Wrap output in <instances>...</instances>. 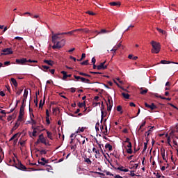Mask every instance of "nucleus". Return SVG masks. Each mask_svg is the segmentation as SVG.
Returning <instances> with one entry per match:
<instances>
[{
	"instance_id": "nucleus-8",
	"label": "nucleus",
	"mask_w": 178,
	"mask_h": 178,
	"mask_svg": "<svg viewBox=\"0 0 178 178\" xmlns=\"http://www.w3.org/2000/svg\"><path fill=\"white\" fill-rule=\"evenodd\" d=\"M40 161H40V160H38V165H41L42 166H45L46 163H49V160H46V159L44 157H42L40 159Z\"/></svg>"
},
{
	"instance_id": "nucleus-19",
	"label": "nucleus",
	"mask_w": 178,
	"mask_h": 178,
	"mask_svg": "<svg viewBox=\"0 0 178 178\" xmlns=\"http://www.w3.org/2000/svg\"><path fill=\"white\" fill-rule=\"evenodd\" d=\"M61 34H63V35H67V34H69L70 35H74V30H72L69 32H63V33H61Z\"/></svg>"
},
{
	"instance_id": "nucleus-55",
	"label": "nucleus",
	"mask_w": 178,
	"mask_h": 178,
	"mask_svg": "<svg viewBox=\"0 0 178 178\" xmlns=\"http://www.w3.org/2000/svg\"><path fill=\"white\" fill-rule=\"evenodd\" d=\"M152 95H154V97H156V98H161V97L158 93H152Z\"/></svg>"
},
{
	"instance_id": "nucleus-60",
	"label": "nucleus",
	"mask_w": 178,
	"mask_h": 178,
	"mask_svg": "<svg viewBox=\"0 0 178 178\" xmlns=\"http://www.w3.org/2000/svg\"><path fill=\"white\" fill-rule=\"evenodd\" d=\"M161 63H162L163 65H166V63H168V60H162L161 61Z\"/></svg>"
},
{
	"instance_id": "nucleus-52",
	"label": "nucleus",
	"mask_w": 178,
	"mask_h": 178,
	"mask_svg": "<svg viewBox=\"0 0 178 178\" xmlns=\"http://www.w3.org/2000/svg\"><path fill=\"white\" fill-rule=\"evenodd\" d=\"M160 98L161 99H166L167 101H170L172 99V98H169V97H163L162 96H160Z\"/></svg>"
},
{
	"instance_id": "nucleus-1",
	"label": "nucleus",
	"mask_w": 178,
	"mask_h": 178,
	"mask_svg": "<svg viewBox=\"0 0 178 178\" xmlns=\"http://www.w3.org/2000/svg\"><path fill=\"white\" fill-rule=\"evenodd\" d=\"M150 44L152 47V54H159V52L161 51V44L159 42H156V41H154V40H152Z\"/></svg>"
},
{
	"instance_id": "nucleus-44",
	"label": "nucleus",
	"mask_w": 178,
	"mask_h": 178,
	"mask_svg": "<svg viewBox=\"0 0 178 178\" xmlns=\"http://www.w3.org/2000/svg\"><path fill=\"white\" fill-rule=\"evenodd\" d=\"M82 33H86V34H88V33H90V30L87 29H82Z\"/></svg>"
},
{
	"instance_id": "nucleus-15",
	"label": "nucleus",
	"mask_w": 178,
	"mask_h": 178,
	"mask_svg": "<svg viewBox=\"0 0 178 178\" xmlns=\"http://www.w3.org/2000/svg\"><path fill=\"white\" fill-rule=\"evenodd\" d=\"M44 63H47L49 66H54V61L52 60H44Z\"/></svg>"
},
{
	"instance_id": "nucleus-47",
	"label": "nucleus",
	"mask_w": 178,
	"mask_h": 178,
	"mask_svg": "<svg viewBox=\"0 0 178 178\" xmlns=\"http://www.w3.org/2000/svg\"><path fill=\"white\" fill-rule=\"evenodd\" d=\"M74 79L76 80V81H79V80L81 79V76L74 75Z\"/></svg>"
},
{
	"instance_id": "nucleus-22",
	"label": "nucleus",
	"mask_w": 178,
	"mask_h": 178,
	"mask_svg": "<svg viewBox=\"0 0 178 178\" xmlns=\"http://www.w3.org/2000/svg\"><path fill=\"white\" fill-rule=\"evenodd\" d=\"M106 149H108V151H112V145L109 143H106L105 145Z\"/></svg>"
},
{
	"instance_id": "nucleus-50",
	"label": "nucleus",
	"mask_w": 178,
	"mask_h": 178,
	"mask_svg": "<svg viewBox=\"0 0 178 178\" xmlns=\"http://www.w3.org/2000/svg\"><path fill=\"white\" fill-rule=\"evenodd\" d=\"M111 97H108V103H106V104H108V105H112V103L111 102Z\"/></svg>"
},
{
	"instance_id": "nucleus-51",
	"label": "nucleus",
	"mask_w": 178,
	"mask_h": 178,
	"mask_svg": "<svg viewBox=\"0 0 178 178\" xmlns=\"http://www.w3.org/2000/svg\"><path fill=\"white\" fill-rule=\"evenodd\" d=\"M47 124H51V121L49 120V117H46Z\"/></svg>"
},
{
	"instance_id": "nucleus-37",
	"label": "nucleus",
	"mask_w": 178,
	"mask_h": 178,
	"mask_svg": "<svg viewBox=\"0 0 178 178\" xmlns=\"http://www.w3.org/2000/svg\"><path fill=\"white\" fill-rule=\"evenodd\" d=\"M85 162H86V163H88V165H91V163H92V161H91V160L88 158L85 159Z\"/></svg>"
},
{
	"instance_id": "nucleus-9",
	"label": "nucleus",
	"mask_w": 178,
	"mask_h": 178,
	"mask_svg": "<svg viewBox=\"0 0 178 178\" xmlns=\"http://www.w3.org/2000/svg\"><path fill=\"white\" fill-rule=\"evenodd\" d=\"M15 62L16 63H17V65H24V63H26L27 59L26 58L16 59Z\"/></svg>"
},
{
	"instance_id": "nucleus-43",
	"label": "nucleus",
	"mask_w": 178,
	"mask_h": 178,
	"mask_svg": "<svg viewBox=\"0 0 178 178\" xmlns=\"http://www.w3.org/2000/svg\"><path fill=\"white\" fill-rule=\"evenodd\" d=\"M157 31H159V33H161V34H165V31H163V29H161L159 28L156 29Z\"/></svg>"
},
{
	"instance_id": "nucleus-39",
	"label": "nucleus",
	"mask_w": 178,
	"mask_h": 178,
	"mask_svg": "<svg viewBox=\"0 0 178 178\" xmlns=\"http://www.w3.org/2000/svg\"><path fill=\"white\" fill-rule=\"evenodd\" d=\"M105 33H111V31H106V29H102L99 34Z\"/></svg>"
},
{
	"instance_id": "nucleus-58",
	"label": "nucleus",
	"mask_w": 178,
	"mask_h": 178,
	"mask_svg": "<svg viewBox=\"0 0 178 178\" xmlns=\"http://www.w3.org/2000/svg\"><path fill=\"white\" fill-rule=\"evenodd\" d=\"M127 148H132L133 145H131V142H129L128 145H127Z\"/></svg>"
},
{
	"instance_id": "nucleus-20",
	"label": "nucleus",
	"mask_w": 178,
	"mask_h": 178,
	"mask_svg": "<svg viewBox=\"0 0 178 178\" xmlns=\"http://www.w3.org/2000/svg\"><path fill=\"white\" fill-rule=\"evenodd\" d=\"M36 152H40V155H47L45 149L40 150L39 149H36Z\"/></svg>"
},
{
	"instance_id": "nucleus-56",
	"label": "nucleus",
	"mask_w": 178,
	"mask_h": 178,
	"mask_svg": "<svg viewBox=\"0 0 178 178\" xmlns=\"http://www.w3.org/2000/svg\"><path fill=\"white\" fill-rule=\"evenodd\" d=\"M56 111H59V108H53V113H56Z\"/></svg>"
},
{
	"instance_id": "nucleus-25",
	"label": "nucleus",
	"mask_w": 178,
	"mask_h": 178,
	"mask_svg": "<svg viewBox=\"0 0 178 178\" xmlns=\"http://www.w3.org/2000/svg\"><path fill=\"white\" fill-rule=\"evenodd\" d=\"M44 104H45V96H44L43 103H42V100H40L39 104V108H42V106H44Z\"/></svg>"
},
{
	"instance_id": "nucleus-29",
	"label": "nucleus",
	"mask_w": 178,
	"mask_h": 178,
	"mask_svg": "<svg viewBox=\"0 0 178 178\" xmlns=\"http://www.w3.org/2000/svg\"><path fill=\"white\" fill-rule=\"evenodd\" d=\"M122 95L124 97V98H125V99H129V98H130V95L127 93L122 92Z\"/></svg>"
},
{
	"instance_id": "nucleus-26",
	"label": "nucleus",
	"mask_w": 178,
	"mask_h": 178,
	"mask_svg": "<svg viewBox=\"0 0 178 178\" xmlns=\"http://www.w3.org/2000/svg\"><path fill=\"white\" fill-rule=\"evenodd\" d=\"M40 69H42L43 72H48L49 67L47 65H42V67Z\"/></svg>"
},
{
	"instance_id": "nucleus-17",
	"label": "nucleus",
	"mask_w": 178,
	"mask_h": 178,
	"mask_svg": "<svg viewBox=\"0 0 178 178\" xmlns=\"http://www.w3.org/2000/svg\"><path fill=\"white\" fill-rule=\"evenodd\" d=\"M107 111L108 112H111L112 111V106H113V101L111 100V104H107Z\"/></svg>"
},
{
	"instance_id": "nucleus-59",
	"label": "nucleus",
	"mask_w": 178,
	"mask_h": 178,
	"mask_svg": "<svg viewBox=\"0 0 178 178\" xmlns=\"http://www.w3.org/2000/svg\"><path fill=\"white\" fill-rule=\"evenodd\" d=\"M78 31H83V29H78L74 30V33H78Z\"/></svg>"
},
{
	"instance_id": "nucleus-38",
	"label": "nucleus",
	"mask_w": 178,
	"mask_h": 178,
	"mask_svg": "<svg viewBox=\"0 0 178 178\" xmlns=\"http://www.w3.org/2000/svg\"><path fill=\"white\" fill-rule=\"evenodd\" d=\"M122 106H117V111H118V112H120V113L122 114V113H123V111H122Z\"/></svg>"
},
{
	"instance_id": "nucleus-40",
	"label": "nucleus",
	"mask_w": 178,
	"mask_h": 178,
	"mask_svg": "<svg viewBox=\"0 0 178 178\" xmlns=\"http://www.w3.org/2000/svg\"><path fill=\"white\" fill-rule=\"evenodd\" d=\"M31 124L33 125V124H37V121H35L34 120V118H33V117L31 116Z\"/></svg>"
},
{
	"instance_id": "nucleus-13",
	"label": "nucleus",
	"mask_w": 178,
	"mask_h": 178,
	"mask_svg": "<svg viewBox=\"0 0 178 178\" xmlns=\"http://www.w3.org/2000/svg\"><path fill=\"white\" fill-rule=\"evenodd\" d=\"M10 81H11L12 84H13V86L15 87V91H16L17 90V86H18L17 81H16V79L15 78H11Z\"/></svg>"
},
{
	"instance_id": "nucleus-33",
	"label": "nucleus",
	"mask_w": 178,
	"mask_h": 178,
	"mask_svg": "<svg viewBox=\"0 0 178 178\" xmlns=\"http://www.w3.org/2000/svg\"><path fill=\"white\" fill-rule=\"evenodd\" d=\"M79 74L80 76H84L85 77H91V75L83 72H79Z\"/></svg>"
},
{
	"instance_id": "nucleus-41",
	"label": "nucleus",
	"mask_w": 178,
	"mask_h": 178,
	"mask_svg": "<svg viewBox=\"0 0 178 178\" xmlns=\"http://www.w3.org/2000/svg\"><path fill=\"white\" fill-rule=\"evenodd\" d=\"M33 129H35V130H36L37 131H42V130H41V127L40 126H37V127H33Z\"/></svg>"
},
{
	"instance_id": "nucleus-10",
	"label": "nucleus",
	"mask_w": 178,
	"mask_h": 178,
	"mask_svg": "<svg viewBox=\"0 0 178 178\" xmlns=\"http://www.w3.org/2000/svg\"><path fill=\"white\" fill-rule=\"evenodd\" d=\"M39 140H40V143H42V144H44L45 145H47V140L44 137V134H41L39 136Z\"/></svg>"
},
{
	"instance_id": "nucleus-23",
	"label": "nucleus",
	"mask_w": 178,
	"mask_h": 178,
	"mask_svg": "<svg viewBox=\"0 0 178 178\" xmlns=\"http://www.w3.org/2000/svg\"><path fill=\"white\" fill-rule=\"evenodd\" d=\"M22 92H23V88H18V90L16 91L17 97H19V95H20Z\"/></svg>"
},
{
	"instance_id": "nucleus-35",
	"label": "nucleus",
	"mask_w": 178,
	"mask_h": 178,
	"mask_svg": "<svg viewBox=\"0 0 178 178\" xmlns=\"http://www.w3.org/2000/svg\"><path fill=\"white\" fill-rule=\"evenodd\" d=\"M99 148V152H102V155L105 156V153L104 152V150L102 149V147H101V144H98Z\"/></svg>"
},
{
	"instance_id": "nucleus-61",
	"label": "nucleus",
	"mask_w": 178,
	"mask_h": 178,
	"mask_svg": "<svg viewBox=\"0 0 178 178\" xmlns=\"http://www.w3.org/2000/svg\"><path fill=\"white\" fill-rule=\"evenodd\" d=\"M4 65H5V66H9V65H10V61L4 62Z\"/></svg>"
},
{
	"instance_id": "nucleus-6",
	"label": "nucleus",
	"mask_w": 178,
	"mask_h": 178,
	"mask_svg": "<svg viewBox=\"0 0 178 178\" xmlns=\"http://www.w3.org/2000/svg\"><path fill=\"white\" fill-rule=\"evenodd\" d=\"M3 53H1V55H12L13 54V51H12L11 48H6L3 49Z\"/></svg>"
},
{
	"instance_id": "nucleus-2",
	"label": "nucleus",
	"mask_w": 178,
	"mask_h": 178,
	"mask_svg": "<svg viewBox=\"0 0 178 178\" xmlns=\"http://www.w3.org/2000/svg\"><path fill=\"white\" fill-rule=\"evenodd\" d=\"M65 42H66V40H65L64 39L61 40L60 41H58L54 44V45L52 46V49H59L63 47H65Z\"/></svg>"
},
{
	"instance_id": "nucleus-12",
	"label": "nucleus",
	"mask_w": 178,
	"mask_h": 178,
	"mask_svg": "<svg viewBox=\"0 0 178 178\" xmlns=\"http://www.w3.org/2000/svg\"><path fill=\"white\" fill-rule=\"evenodd\" d=\"M92 152H95V158H98L97 156H101V152H99V149H97V148L93 147L92 148Z\"/></svg>"
},
{
	"instance_id": "nucleus-48",
	"label": "nucleus",
	"mask_w": 178,
	"mask_h": 178,
	"mask_svg": "<svg viewBox=\"0 0 178 178\" xmlns=\"http://www.w3.org/2000/svg\"><path fill=\"white\" fill-rule=\"evenodd\" d=\"M127 154H133V149L131 148L127 149Z\"/></svg>"
},
{
	"instance_id": "nucleus-57",
	"label": "nucleus",
	"mask_w": 178,
	"mask_h": 178,
	"mask_svg": "<svg viewBox=\"0 0 178 178\" xmlns=\"http://www.w3.org/2000/svg\"><path fill=\"white\" fill-rule=\"evenodd\" d=\"M24 15H29V16H33V14H31V13H29V12H26V13H24V14H22V15H20V16H24Z\"/></svg>"
},
{
	"instance_id": "nucleus-42",
	"label": "nucleus",
	"mask_w": 178,
	"mask_h": 178,
	"mask_svg": "<svg viewBox=\"0 0 178 178\" xmlns=\"http://www.w3.org/2000/svg\"><path fill=\"white\" fill-rule=\"evenodd\" d=\"M81 65H82V66H84V65L87 66V65H88V60L81 62Z\"/></svg>"
},
{
	"instance_id": "nucleus-32",
	"label": "nucleus",
	"mask_w": 178,
	"mask_h": 178,
	"mask_svg": "<svg viewBox=\"0 0 178 178\" xmlns=\"http://www.w3.org/2000/svg\"><path fill=\"white\" fill-rule=\"evenodd\" d=\"M78 106L79 108H83V106H86V102H83V103L79 102Z\"/></svg>"
},
{
	"instance_id": "nucleus-21",
	"label": "nucleus",
	"mask_w": 178,
	"mask_h": 178,
	"mask_svg": "<svg viewBox=\"0 0 178 178\" xmlns=\"http://www.w3.org/2000/svg\"><path fill=\"white\" fill-rule=\"evenodd\" d=\"M19 126H20V123L16 122L14 127H13L11 131H15V130H17L19 128Z\"/></svg>"
},
{
	"instance_id": "nucleus-30",
	"label": "nucleus",
	"mask_w": 178,
	"mask_h": 178,
	"mask_svg": "<svg viewBox=\"0 0 178 178\" xmlns=\"http://www.w3.org/2000/svg\"><path fill=\"white\" fill-rule=\"evenodd\" d=\"M47 131V134L48 138H49V140H53V138H52V133H51V132L49 131Z\"/></svg>"
},
{
	"instance_id": "nucleus-62",
	"label": "nucleus",
	"mask_w": 178,
	"mask_h": 178,
	"mask_svg": "<svg viewBox=\"0 0 178 178\" xmlns=\"http://www.w3.org/2000/svg\"><path fill=\"white\" fill-rule=\"evenodd\" d=\"M5 95H5V92H3V91H1V90H0V96H1V97H5Z\"/></svg>"
},
{
	"instance_id": "nucleus-4",
	"label": "nucleus",
	"mask_w": 178,
	"mask_h": 178,
	"mask_svg": "<svg viewBox=\"0 0 178 178\" xmlns=\"http://www.w3.org/2000/svg\"><path fill=\"white\" fill-rule=\"evenodd\" d=\"M59 35H63V34H62V33H58L55 34L53 33V35L51 37V41L53 44H56L58 40H60V37Z\"/></svg>"
},
{
	"instance_id": "nucleus-63",
	"label": "nucleus",
	"mask_w": 178,
	"mask_h": 178,
	"mask_svg": "<svg viewBox=\"0 0 178 178\" xmlns=\"http://www.w3.org/2000/svg\"><path fill=\"white\" fill-rule=\"evenodd\" d=\"M79 131H81V133H83V131H84V130H86V128H84V127H81V128H79Z\"/></svg>"
},
{
	"instance_id": "nucleus-64",
	"label": "nucleus",
	"mask_w": 178,
	"mask_h": 178,
	"mask_svg": "<svg viewBox=\"0 0 178 178\" xmlns=\"http://www.w3.org/2000/svg\"><path fill=\"white\" fill-rule=\"evenodd\" d=\"M70 90H71V92H76V88H71Z\"/></svg>"
},
{
	"instance_id": "nucleus-53",
	"label": "nucleus",
	"mask_w": 178,
	"mask_h": 178,
	"mask_svg": "<svg viewBox=\"0 0 178 178\" xmlns=\"http://www.w3.org/2000/svg\"><path fill=\"white\" fill-rule=\"evenodd\" d=\"M154 127H152L149 129V131H147V132H146V136H147V137H148V136H149V133H150V131H152V129H154Z\"/></svg>"
},
{
	"instance_id": "nucleus-31",
	"label": "nucleus",
	"mask_w": 178,
	"mask_h": 178,
	"mask_svg": "<svg viewBox=\"0 0 178 178\" xmlns=\"http://www.w3.org/2000/svg\"><path fill=\"white\" fill-rule=\"evenodd\" d=\"M113 168L115 169L116 170H120V172H123L124 167V166H120L118 168L113 167Z\"/></svg>"
},
{
	"instance_id": "nucleus-49",
	"label": "nucleus",
	"mask_w": 178,
	"mask_h": 178,
	"mask_svg": "<svg viewBox=\"0 0 178 178\" xmlns=\"http://www.w3.org/2000/svg\"><path fill=\"white\" fill-rule=\"evenodd\" d=\"M86 13H87L88 15H90V16H94V15H95V13H94L92 12V11H86Z\"/></svg>"
},
{
	"instance_id": "nucleus-11",
	"label": "nucleus",
	"mask_w": 178,
	"mask_h": 178,
	"mask_svg": "<svg viewBox=\"0 0 178 178\" xmlns=\"http://www.w3.org/2000/svg\"><path fill=\"white\" fill-rule=\"evenodd\" d=\"M104 109H105V106H102V108H101V112H102L101 123H102V120H104V118H105V116H106V112L104 113Z\"/></svg>"
},
{
	"instance_id": "nucleus-16",
	"label": "nucleus",
	"mask_w": 178,
	"mask_h": 178,
	"mask_svg": "<svg viewBox=\"0 0 178 178\" xmlns=\"http://www.w3.org/2000/svg\"><path fill=\"white\" fill-rule=\"evenodd\" d=\"M161 156L163 161H165V162H168V161H166V156L165 155V149H161Z\"/></svg>"
},
{
	"instance_id": "nucleus-5",
	"label": "nucleus",
	"mask_w": 178,
	"mask_h": 178,
	"mask_svg": "<svg viewBox=\"0 0 178 178\" xmlns=\"http://www.w3.org/2000/svg\"><path fill=\"white\" fill-rule=\"evenodd\" d=\"M15 168L17 169H19V170H26L27 168L23 163H22V161H18V163L15 164Z\"/></svg>"
},
{
	"instance_id": "nucleus-18",
	"label": "nucleus",
	"mask_w": 178,
	"mask_h": 178,
	"mask_svg": "<svg viewBox=\"0 0 178 178\" xmlns=\"http://www.w3.org/2000/svg\"><path fill=\"white\" fill-rule=\"evenodd\" d=\"M61 74H63V80H66L67 79V72L66 71H61Z\"/></svg>"
},
{
	"instance_id": "nucleus-36",
	"label": "nucleus",
	"mask_w": 178,
	"mask_h": 178,
	"mask_svg": "<svg viewBox=\"0 0 178 178\" xmlns=\"http://www.w3.org/2000/svg\"><path fill=\"white\" fill-rule=\"evenodd\" d=\"M150 109H151V111H154V109H156V106H155V104L154 103H152L150 104Z\"/></svg>"
},
{
	"instance_id": "nucleus-46",
	"label": "nucleus",
	"mask_w": 178,
	"mask_h": 178,
	"mask_svg": "<svg viewBox=\"0 0 178 178\" xmlns=\"http://www.w3.org/2000/svg\"><path fill=\"white\" fill-rule=\"evenodd\" d=\"M129 176H131V177H134V176H138L134 173V171H130Z\"/></svg>"
},
{
	"instance_id": "nucleus-54",
	"label": "nucleus",
	"mask_w": 178,
	"mask_h": 178,
	"mask_svg": "<svg viewBox=\"0 0 178 178\" xmlns=\"http://www.w3.org/2000/svg\"><path fill=\"white\" fill-rule=\"evenodd\" d=\"M20 145H22V147H24V145H26V140H22L21 142H19Z\"/></svg>"
},
{
	"instance_id": "nucleus-34",
	"label": "nucleus",
	"mask_w": 178,
	"mask_h": 178,
	"mask_svg": "<svg viewBox=\"0 0 178 178\" xmlns=\"http://www.w3.org/2000/svg\"><path fill=\"white\" fill-rule=\"evenodd\" d=\"M18 136H19V134H14L13 137L10 138L9 141H13V140H15V138H17Z\"/></svg>"
},
{
	"instance_id": "nucleus-28",
	"label": "nucleus",
	"mask_w": 178,
	"mask_h": 178,
	"mask_svg": "<svg viewBox=\"0 0 178 178\" xmlns=\"http://www.w3.org/2000/svg\"><path fill=\"white\" fill-rule=\"evenodd\" d=\"M27 95H29V90L27 89L24 90L23 97L25 98V99H27Z\"/></svg>"
},
{
	"instance_id": "nucleus-24",
	"label": "nucleus",
	"mask_w": 178,
	"mask_h": 178,
	"mask_svg": "<svg viewBox=\"0 0 178 178\" xmlns=\"http://www.w3.org/2000/svg\"><path fill=\"white\" fill-rule=\"evenodd\" d=\"M148 92V89L143 90V88H140V94L142 95H145V94H147Z\"/></svg>"
},
{
	"instance_id": "nucleus-27",
	"label": "nucleus",
	"mask_w": 178,
	"mask_h": 178,
	"mask_svg": "<svg viewBox=\"0 0 178 178\" xmlns=\"http://www.w3.org/2000/svg\"><path fill=\"white\" fill-rule=\"evenodd\" d=\"M32 129H33V133H32V136H33V137H37V131H36L35 130V129L34 128V127L33 126H32Z\"/></svg>"
},
{
	"instance_id": "nucleus-7",
	"label": "nucleus",
	"mask_w": 178,
	"mask_h": 178,
	"mask_svg": "<svg viewBox=\"0 0 178 178\" xmlns=\"http://www.w3.org/2000/svg\"><path fill=\"white\" fill-rule=\"evenodd\" d=\"M105 63H106V61H104L103 63H101L99 65H97V70H105V69L108 68V65H105Z\"/></svg>"
},
{
	"instance_id": "nucleus-45",
	"label": "nucleus",
	"mask_w": 178,
	"mask_h": 178,
	"mask_svg": "<svg viewBox=\"0 0 178 178\" xmlns=\"http://www.w3.org/2000/svg\"><path fill=\"white\" fill-rule=\"evenodd\" d=\"M96 131H99V122H97L95 125Z\"/></svg>"
},
{
	"instance_id": "nucleus-3",
	"label": "nucleus",
	"mask_w": 178,
	"mask_h": 178,
	"mask_svg": "<svg viewBox=\"0 0 178 178\" xmlns=\"http://www.w3.org/2000/svg\"><path fill=\"white\" fill-rule=\"evenodd\" d=\"M24 106H26V105H22L20 107L17 122H22L23 120V116H24Z\"/></svg>"
},
{
	"instance_id": "nucleus-14",
	"label": "nucleus",
	"mask_w": 178,
	"mask_h": 178,
	"mask_svg": "<svg viewBox=\"0 0 178 178\" xmlns=\"http://www.w3.org/2000/svg\"><path fill=\"white\" fill-rule=\"evenodd\" d=\"M109 5L111 6H120V2L119 1H113V2H110Z\"/></svg>"
}]
</instances>
